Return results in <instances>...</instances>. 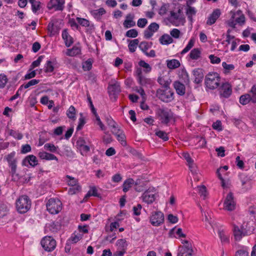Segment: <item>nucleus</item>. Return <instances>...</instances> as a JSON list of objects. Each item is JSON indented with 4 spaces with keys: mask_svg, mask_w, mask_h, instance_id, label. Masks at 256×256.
Returning a JSON list of instances; mask_svg holds the SVG:
<instances>
[{
    "mask_svg": "<svg viewBox=\"0 0 256 256\" xmlns=\"http://www.w3.org/2000/svg\"><path fill=\"white\" fill-rule=\"evenodd\" d=\"M66 178L68 179V180H67V183H68V185L72 186H78L77 184L78 182V180L76 178H74L72 177L69 175H66Z\"/></svg>",
    "mask_w": 256,
    "mask_h": 256,
    "instance_id": "nucleus-45",
    "label": "nucleus"
},
{
    "mask_svg": "<svg viewBox=\"0 0 256 256\" xmlns=\"http://www.w3.org/2000/svg\"><path fill=\"white\" fill-rule=\"evenodd\" d=\"M40 244L44 250L48 252L54 250L56 246V240L51 236H46L43 238Z\"/></svg>",
    "mask_w": 256,
    "mask_h": 256,
    "instance_id": "nucleus-6",
    "label": "nucleus"
},
{
    "mask_svg": "<svg viewBox=\"0 0 256 256\" xmlns=\"http://www.w3.org/2000/svg\"><path fill=\"white\" fill-rule=\"evenodd\" d=\"M117 137V140L120 142L121 144L123 146H125L126 144V136L124 133V132L122 130V132H120L118 134L116 135Z\"/></svg>",
    "mask_w": 256,
    "mask_h": 256,
    "instance_id": "nucleus-41",
    "label": "nucleus"
},
{
    "mask_svg": "<svg viewBox=\"0 0 256 256\" xmlns=\"http://www.w3.org/2000/svg\"><path fill=\"white\" fill-rule=\"evenodd\" d=\"M54 70V66L52 62L50 60H47L45 64L44 72H52Z\"/></svg>",
    "mask_w": 256,
    "mask_h": 256,
    "instance_id": "nucleus-44",
    "label": "nucleus"
},
{
    "mask_svg": "<svg viewBox=\"0 0 256 256\" xmlns=\"http://www.w3.org/2000/svg\"><path fill=\"white\" fill-rule=\"evenodd\" d=\"M48 211L51 214L59 213L62 209V202L58 198H50L46 204Z\"/></svg>",
    "mask_w": 256,
    "mask_h": 256,
    "instance_id": "nucleus-4",
    "label": "nucleus"
},
{
    "mask_svg": "<svg viewBox=\"0 0 256 256\" xmlns=\"http://www.w3.org/2000/svg\"><path fill=\"white\" fill-rule=\"evenodd\" d=\"M38 157L41 160H56L58 161V158L56 156L52 154H50L46 152H40L38 154Z\"/></svg>",
    "mask_w": 256,
    "mask_h": 256,
    "instance_id": "nucleus-21",
    "label": "nucleus"
},
{
    "mask_svg": "<svg viewBox=\"0 0 256 256\" xmlns=\"http://www.w3.org/2000/svg\"><path fill=\"white\" fill-rule=\"evenodd\" d=\"M40 82V80L32 79L27 83L21 85L20 87V90H22L23 88H28L30 86L37 84Z\"/></svg>",
    "mask_w": 256,
    "mask_h": 256,
    "instance_id": "nucleus-28",
    "label": "nucleus"
},
{
    "mask_svg": "<svg viewBox=\"0 0 256 256\" xmlns=\"http://www.w3.org/2000/svg\"><path fill=\"white\" fill-rule=\"evenodd\" d=\"M174 87L176 92L180 96H184L186 93V86L184 84L179 81H175L174 83Z\"/></svg>",
    "mask_w": 256,
    "mask_h": 256,
    "instance_id": "nucleus-18",
    "label": "nucleus"
},
{
    "mask_svg": "<svg viewBox=\"0 0 256 256\" xmlns=\"http://www.w3.org/2000/svg\"><path fill=\"white\" fill-rule=\"evenodd\" d=\"M62 218L58 217L55 221L46 224V230L54 234L57 233L62 228Z\"/></svg>",
    "mask_w": 256,
    "mask_h": 256,
    "instance_id": "nucleus-8",
    "label": "nucleus"
},
{
    "mask_svg": "<svg viewBox=\"0 0 256 256\" xmlns=\"http://www.w3.org/2000/svg\"><path fill=\"white\" fill-rule=\"evenodd\" d=\"M38 164V160L36 156L33 154L27 156L22 162L23 166H28V165L32 167H34Z\"/></svg>",
    "mask_w": 256,
    "mask_h": 256,
    "instance_id": "nucleus-15",
    "label": "nucleus"
},
{
    "mask_svg": "<svg viewBox=\"0 0 256 256\" xmlns=\"http://www.w3.org/2000/svg\"><path fill=\"white\" fill-rule=\"evenodd\" d=\"M194 40L191 38L186 47L182 51L181 54H184L188 52L194 46Z\"/></svg>",
    "mask_w": 256,
    "mask_h": 256,
    "instance_id": "nucleus-39",
    "label": "nucleus"
},
{
    "mask_svg": "<svg viewBox=\"0 0 256 256\" xmlns=\"http://www.w3.org/2000/svg\"><path fill=\"white\" fill-rule=\"evenodd\" d=\"M138 83L143 86H148L152 84V81L150 78H146L144 76L138 79Z\"/></svg>",
    "mask_w": 256,
    "mask_h": 256,
    "instance_id": "nucleus-27",
    "label": "nucleus"
},
{
    "mask_svg": "<svg viewBox=\"0 0 256 256\" xmlns=\"http://www.w3.org/2000/svg\"><path fill=\"white\" fill-rule=\"evenodd\" d=\"M64 3L61 0H50L48 4V10L54 8L55 10H62L64 8Z\"/></svg>",
    "mask_w": 256,
    "mask_h": 256,
    "instance_id": "nucleus-17",
    "label": "nucleus"
},
{
    "mask_svg": "<svg viewBox=\"0 0 256 256\" xmlns=\"http://www.w3.org/2000/svg\"><path fill=\"white\" fill-rule=\"evenodd\" d=\"M62 38L64 41L66 47L70 46L74 43L73 38L68 34L67 29H64L62 32Z\"/></svg>",
    "mask_w": 256,
    "mask_h": 256,
    "instance_id": "nucleus-19",
    "label": "nucleus"
},
{
    "mask_svg": "<svg viewBox=\"0 0 256 256\" xmlns=\"http://www.w3.org/2000/svg\"><path fill=\"white\" fill-rule=\"evenodd\" d=\"M76 20L78 23L82 26L88 27L90 26V22L86 18L77 17Z\"/></svg>",
    "mask_w": 256,
    "mask_h": 256,
    "instance_id": "nucleus-47",
    "label": "nucleus"
},
{
    "mask_svg": "<svg viewBox=\"0 0 256 256\" xmlns=\"http://www.w3.org/2000/svg\"><path fill=\"white\" fill-rule=\"evenodd\" d=\"M82 238V235L80 234L78 235L74 234V236H72L69 239V240L72 242V243L75 244L78 240Z\"/></svg>",
    "mask_w": 256,
    "mask_h": 256,
    "instance_id": "nucleus-61",
    "label": "nucleus"
},
{
    "mask_svg": "<svg viewBox=\"0 0 256 256\" xmlns=\"http://www.w3.org/2000/svg\"><path fill=\"white\" fill-rule=\"evenodd\" d=\"M44 56H40L38 59L34 61L31 65L30 66V68L28 71L32 70L34 68L40 66V62H42Z\"/></svg>",
    "mask_w": 256,
    "mask_h": 256,
    "instance_id": "nucleus-38",
    "label": "nucleus"
},
{
    "mask_svg": "<svg viewBox=\"0 0 256 256\" xmlns=\"http://www.w3.org/2000/svg\"><path fill=\"white\" fill-rule=\"evenodd\" d=\"M200 55L201 51L198 48H194L190 51L189 56L192 60H197L200 57Z\"/></svg>",
    "mask_w": 256,
    "mask_h": 256,
    "instance_id": "nucleus-25",
    "label": "nucleus"
},
{
    "mask_svg": "<svg viewBox=\"0 0 256 256\" xmlns=\"http://www.w3.org/2000/svg\"><path fill=\"white\" fill-rule=\"evenodd\" d=\"M81 190V186H74L73 188H70L68 190V194H75Z\"/></svg>",
    "mask_w": 256,
    "mask_h": 256,
    "instance_id": "nucleus-56",
    "label": "nucleus"
},
{
    "mask_svg": "<svg viewBox=\"0 0 256 256\" xmlns=\"http://www.w3.org/2000/svg\"><path fill=\"white\" fill-rule=\"evenodd\" d=\"M47 29L49 32L50 36H52L58 34L60 28L58 25L55 24L54 20H51L48 24Z\"/></svg>",
    "mask_w": 256,
    "mask_h": 256,
    "instance_id": "nucleus-16",
    "label": "nucleus"
},
{
    "mask_svg": "<svg viewBox=\"0 0 256 256\" xmlns=\"http://www.w3.org/2000/svg\"><path fill=\"white\" fill-rule=\"evenodd\" d=\"M135 190L138 192H141L145 190L144 182H142L140 180H138L135 182Z\"/></svg>",
    "mask_w": 256,
    "mask_h": 256,
    "instance_id": "nucleus-36",
    "label": "nucleus"
},
{
    "mask_svg": "<svg viewBox=\"0 0 256 256\" xmlns=\"http://www.w3.org/2000/svg\"><path fill=\"white\" fill-rule=\"evenodd\" d=\"M186 10V14L188 16V20L190 22L192 21V16L196 15V10L194 7L188 6Z\"/></svg>",
    "mask_w": 256,
    "mask_h": 256,
    "instance_id": "nucleus-31",
    "label": "nucleus"
},
{
    "mask_svg": "<svg viewBox=\"0 0 256 256\" xmlns=\"http://www.w3.org/2000/svg\"><path fill=\"white\" fill-rule=\"evenodd\" d=\"M148 23V20L145 18H141L138 20L137 25L138 27L143 28Z\"/></svg>",
    "mask_w": 256,
    "mask_h": 256,
    "instance_id": "nucleus-59",
    "label": "nucleus"
},
{
    "mask_svg": "<svg viewBox=\"0 0 256 256\" xmlns=\"http://www.w3.org/2000/svg\"><path fill=\"white\" fill-rule=\"evenodd\" d=\"M222 12L220 9H214L208 18L206 24L208 26L212 25L216 22V20L219 18Z\"/></svg>",
    "mask_w": 256,
    "mask_h": 256,
    "instance_id": "nucleus-14",
    "label": "nucleus"
},
{
    "mask_svg": "<svg viewBox=\"0 0 256 256\" xmlns=\"http://www.w3.org/2000/svg\"><path fill=\"white\" fill-rule=\"evenodd\" d=\"M138 47L144 54L147 52V50L150 48L148 44L146 42H141L140 44Z\"/></svg>",
    "mask_w": 256,
    "mask_h": 256,
    "instance_id": "nucleus-48",
    "label": "nucleus"
},
{
    "mask_svg": "<svg viewBox=\"0 0 256 256\" xmlns=\"http://www.w3.org/2000/svg\"><path fill=\"white\" fill-rule=\"evenodd\" d=\"M93 60L92 58H88L86 62L82 63V68L84 71H88L91 70L92 68Z\"/></svg>",
    "mask_w": 256,
    "mask_h": 256,
    "instance_id": "nucleus-37",
    "label": "nucleus"
},
{
    "mask_svg": "<svg viewBox=\"0 0 256 256\" xmlns=\"http://www.w3.org/2000/svg\"><path fill=\"white\" fill-rule=\"evenodd\" d=\"M108 92L110 94L114 96V98L120 92V82L115 80H112L108 86Z\"/></svg>",
    "mask_w": 256,
    "mask_h": 256,
    "instance_id": "nucleus-13",
    "label": "nucleus"
},
{
    "mask_svg": "<svg viewBox=\"0 0 256 256\" xmlns=\"http://www.w3.org/2000/svg\"><path fill=\"white\" fill-rule=\"evenodd\" d=\"M40 4L41 3L39 1H37L34 2L33 4H32V10L34 13H37V12L40 9Z\"/></svg>",
    "mask_w": 256,
    "mask_h": 256,
    "instance_id": "nucleus-51",
    "label": "nucleus"
},
{
    "mask_svg": "<svg viewBox=\"0 0 256 256\" xmlns=\"http://www.w3.org/2000/svg\"><path fill=\"white\" fill-rule=\"evenodd\" d=\"M16 208L18 212L20 214L26 212L31 207V200L26 195H22L16 200Z\"/></svg>",
    "mask_w": 256,
    "mask_h": 256,
    "instance_id": "nucleus-1",
    "label": "nucleus"
},
{
    "mask_svg": "<svg viewBox=\"0 0 256 256\" xmlns=\"http://www.w3.org/2000/svg\"><path fill=\"white\" fill-rule=\"evenodd\" d=\"M219 90L220 97L228 98L232 94V86L228 82L223 83Z\"/></svg>",
    "mask_w": 256,
    "mask_h": 256,
    "instance_id": "nucleus-11",
    "label": "nucleus"
},
{
    "mask_svg": "<svg viewBox=\"0 0 256 256\" xmlns=\"http://www.w3.org/2000/svg\"><path fill=\"white\" fill-rule=\"evenodd\" d=\"M126 37L135 38L138 36V32L136 29L128 30L125 34Z\"/></svg>",
    "mask_w": 256,
    "mask_h": 256,
    "instance_id": "nucleus-46",
    "label": "nucleus"
},
{
    "mask_svg": "<svg viewBox=\"0 0 256 256\" xmlns=\"http://www.w3.org/2000/svg\"><path fill=\"white\" fill-rule=\"evenodd\" d=\"M173 39L168 34H163L160 38V42L162 44L167 45L172 43Z\"/></svg>",
    "mask_w": 256,
    "mask_h": 256,
    "instance_id": "nucleus-26",
    "label": "nucleus"
},
{
    "mask_svg": "<svg viewBox=\"0 0 256 256\" xmlns=\"http://www.w3.org/2000/svg\"><path fill=\"white\" fill-rule=\"evenodd\" d=\"M30 72L26 74L24 76V80H30L34 78L36 76V70H30Z\"/></svg>",
    "mask_w": 256,
    "mask_h": 256,
    "instance_id": "nucleus-62",
    "label": "nucleus"
},
{
    "mask_svg": "<svg viewBox=\"0 0 256 256\" xmlns=\"http://www.w3.org/2000/svg\"><path fill=\"white\" fill-rule=\"evenodd\" d=\"M129 40L130 41V42L128 45V48L130 52H134L136 51L137 46L138 44L139 40L138 39H134L133 40Z\"/></svg>",
    "mask_w": 256,
    "mask_h": 256,
    "instance_id": "nucleus-34",
    "label": "nucleus"
},
{
    "mask_svg": "<svg viewBox=\"0 0 256 256\" xmlns=\"http://www.w3.org/2000/svg\"><path fill=\"white\" fill-rule=\"evenodd\" d=\"M156 135L164 141H167L168 140V134L164 131L158 130L156 132Z\"/></svg>",
    "mask_w": 256,
    "mask_h": 256,
    "instance_id": "nucleus-43",
    "label": "nucleus"
},
{
    "mask_svg": "<svg viewBox=\"0 0 256 256\" xmlns=\"http://www.w3.org/2000/svg\"><path fill=\"white\" fill-rule=\"evenodd\" d=\"M174 93L170 88L158 89L156 91V96L162 101L169 102L174 99Z\"/></svg>",
    "mask_w": 256,
    "mask_h": 256,
    "instance_id": "nucleus-5",
    "label": "nucleus"
},
{
    "mask_svg": "<svg viewBox=\"0 0 256 256\" xmlns=\"http://www.w3.org/2000/svg\"><path fill=\"white\" fill-rule=\"evenodd\" d=\"M159 25L155 22L151 23L146 30L144 31V37L146 39L150 38L154 34V33L158 30Z\"/></svg>",
    "mask_w": 256,
    "mask_h": 256,
    "instance_id": "nucleus-12",
    "label": "nucleus"
},
{
    "mask_svg": "<svg viewBox=\"0 0 256 256\" xmlns=\"http://www.w3.org/2000/svg\"><path fill=\"white\" fill-rule=\"evenodd\" d=\"M184 244H188V246H184L179 250L178 256H192L193 252L191 244L187 240L182 242Z\"/></svg>",
    "mask_w": 256,
    "mask_h": 256,
    "instance_id": "nucleus-10",
    "label": "nucleus"
},
{
    "mask_svg": "<svg viewBox=\"0 0 256 256\" xmlns=\"http://www.w3.org/2000/svg\"><path fill=\"white\" fill-rule=\"evenodd\" d=\"M248 253L244 248L238 250L236 253V256H248Z\"/></svg>",
    "mask_w": 256,
    "mask_h": 256,
    "instance_id": "nucleus-64",
    "label": "nucleus"
},
{
    "mask_svg": "<svg viewBox=\"0 0 256 256\" xmlns=\"http://www.w3.org/2000/svg\"><path fill=\"white\" fill-rule=\"evenodd\" d=\"M32 148L28 144H26L22 146L20 152L22 154H26L30 152Z\"/></svg>",
    "mask_w": 256,
    "mask_h": 256,
    "instance_id": "nucleus-58",
    "label": "nucleus"
},
{
    "mask_svg": "<svg viewBox=\"0 0 256 256\" xmlns=\"http://www.w3.org/2000/svg\"><path fill=\"white\" fill-rule=\"evenodd\" d=\"M44 148L52 152H55L57 151L58 148V146H56L54 144L50 143H47L44 144Z\"/></svg>",
    "mask_w": 256,
    "mask_h": 256,
    "instance_id": "nucleus-40",
    "label": "nucleus"
},
{
    "mask_svg": "<svg viewBox=\"0 0 256 256\" xmlns=\"http://www.w3.org/2000/svg\"><path fill=\"white\" fill-rule=\"evenodd\" d=\"M15 154H16L15 152H13L8 154L6 156V158L8 164L17 161L16 158H14Z\"/></svg>",
    "mask_w": 256,
    "mask_h": 256,
    "instance_id": "nucleus-54",
    "label": "nucleus"
},
{
    "mask_svg": "<svg viewBox=\"0 0 256 256\" xmlns=\"http://www.w3.org/2000/svg\"><path fill=\"white\" fill-rule=\"evenodd\" d=\"M222 66L225 70V73L228 72L230 70L234 68V66L232 64H227L226 62H222Z\"/></svg>",
    "mask_w": 256,
    "mask_h": 256,
    "instance_id": "nucleus-50",
    "label": "nucleus"
},
{
    "mask_svg": "<svg viewBox=\"0 0 256 256\" xmlns=\"http://www.w3.org/2000/svg\"><path fill=\"white\" fill-rule=\"evenodd\" d=\"M134 181L132 178H130L126 179L122 184L123 191L124 192H127L132 186V184H134Z\"/></svg>",
    "mask_w": 256,
    "mask_h": 256,
    "instance_id": "nucleus-29",
    "label": "nucleus"
},
{
    "mask_svg": "<svg viewBox=\"0 0 256 256\" xmlns=\"http://www.w3.org/2000/svg\"><path fill=\"white\" fill-rule=\"evenodd\" d=\"M143 201L147 204H152L155 200V196L150 192L146 191L142 196Z\"/></svg>",
    "mask_w": 256,
    "mask_h": 256,
    "instance_id": "nucleus-23",
    "label": "nucleus"
},
{
    "mask_svg": "<svg viewBox=\"0 0 256 256\" xmlns=\"http://www.w3.org/2000/svg\"><path fill=\"white\" fill-rule=\"evenodd\" d=\"M168 4L164 3L158 10V14L160 16H164L165 14L167 11L168 7Z\"/></svg>",
    "mask_w": 256,
    "mask_h": 256,
    "instance_id": "nucleus-52",
    "label": "nucleus"
},
{
    "mask_svg": "<svg viewBox=\"0 0 256 256\" xmlns=\"http://www.w3.org/2000/svg\"><path fill=\"white\" fill-rule=\"evenodd\" d=\"M239 102L240 104L246 105L250 102V95L248 94L242 95L240 98Z\"/></svg>",
    "mask_w": 256,
    "mask_h": 256,
    "instance_id": "nucleus-32",
    "label": "nucleus"
},
{
    "mask_svg": "<svg viewBox=\"0 0 256 256\" xmlns=\"http://www.w3.org/2000/svg\"><path fill=\"white\" fill-rule=\"evenodd\" d=\"M17 161H16L13 162H10L8 164V166L10 168V174L14 179V176L18 177V174L16 173L17 165H16Z\"/></svg>",
    "mask_w": 256,
    "mask_h": 256,
    "instance_id": "nucleus-33",
    "label": "nucleus"
},
{
    "mask_svg": "<svg viewBox=\"0 0 256 256\" xmlns=\"http://www.w3.org/2000/svg\"><path fill=\"white\" fill-rule=\"evenodd\" d=\"M80 114L81 116L79 118L78 124L76 128L77 130H81L86 123L84 118V117L82 116V114Z\"/></svg>",
    "mask_w": 256,
    "mask_h": 256,
    "instance_id": "nucleus-60",
    "label": "nucleus"
},
{
    "mask_svg": "<svg viewBox=\"0 0 256 256\" xmlns=\"http://www.w3.org/2000/svg\"><path fill=\"white\" fill-rule=\"evenodd\" d=\"M138 65L140 67H142L145 68L144 72H149L152 70V68L150 66V64H148L146 63V62H145V61H144L143 60H140L138 62Z\"/></svg>",
    "mask_w": 256,
    "mask_h": 256,
    "instance_id": "nucleus-42",
    "label": "nucleus"
},
{
    "mask_svg": "<svg viewBox=\"0 0 256 256\" xmlns=\"http://www.w3.org/2000/svg\"><path fill=\"white\" fill-rule=\"evenodd\" d=\"M167 66L170 69H175L180 66V62L176 59L168 60L166 61Z\"/></svg>",
    "mask_w": 256,
    "mask_h": 256,
    "instance_id": "nucleus-30",
    "label": "nucleus"
},
{
    "mask_svg": "<svg viewBox=\"0 0 256 256\" xmlns=\"http://www.w3.org/2000/svg\"><path fill=\"white\" fill-rule=\"evenodd\" d=\"M212 126L214 130H218V131L222 130V123L220 120H217L216 122H214Z\"/></svg>",
    "mask_w": 256,
    "mask_h": 256,
    "instance_id": "nucleus-63",
    "label": "nucleus"
},
{
    "mask_svg": "<svg viewBox=\"0 0 256 256\" xmlns=\"http://www.w3.org/2000/svg\"><path fill=\"white\" fill-rule=\"evenodd\" d=\"M123 25L126 28H128L135 26L136 22L133 20V19L125 20L123 23Z\"/></svg>",
    "mask_w": 256,
    "mask_h": 256,
    "instance_id": "nucleus-49",
    "label": "nucleus"
},
{
    "mask_svg": "<svg viewBox=\"0 0 256 256\" xmlns=\"http://www.w3.org/2000/svg\"><path fill=\"white\" fill-rule=\"evenodd\" d=\"M220 78L217 72H209L205 77V85L210 90H214L220 85Z\"/></svg>",
    "mask_w": 256,
    "mask_h": 256,
    "instance_id": "nucleus-2",
    "label": "nucleus"
},
{
    "mask_svg": "<svg viewBox=\"0 0 256 256\" xmlns=\"http://www.w3.org/2000/svg\"><path fill=\"white\" fill-rule=\"evenodd\" d=\"M158 82L163 86L164 89L170 88V84L172 82L169 78L160 77L158 79Z\"/></svg>",
    "mask_w": 256,
    "mask_h": 256,
    "instance_id": "nucleus-24",
    "label": "nucleus"
},
{
    "mask_svg": "<svg viewBox=\"0 0 256 256\" xmlns=\"http://www.w3.org/2000/svg\"><path fill=\"white\" fill-rule=\"evenodd\" d=\"M198 188L199 190V194L201 196L203 197V199H204L206 197V186L202 185L200 186H198Z\"/></svg>",
    "mask_w": 256,
    "mask_h": 256,
    "instance_id": "nucleus-55",
    "label": "nucleus"
},
{
    "mask_svg": "<svg viewBox=\"0 0 256 256\" xmlns=\"http://www.w3.org/2000/svg\"><path fill=\"white\" fill-rule=\"evenodd\" d=\"M66 115L69 118L75 120L76 108L73 106H71L66 112Z\"/></svg>",
    "mask_w": 256,
    "mask_h": 256,
    "instance_id": "nucleus-35",
    "label": "nucleus"
},
{
    "mask_svg": "<svg viewBox=\"0 0 256 256\" xmlns=\"http://www.w3.org/2000/svg\"><path fill=\"white\" fill-rule=\"evenodd\" d=\"M234 234L235 238V239L236 240H240L242 236H244L247 235L246 232L242 231L238 226L234 225Z\"/></svg>",
    "mask_w": 256,
    "mask_h": 256,
    "instance_id": "nucleus-22",
    "label": "nucleus"
},
{
    "mask_svg": "<svg viewBox=\"0 0 256 256\" xmlns=\"http://www.w3.org/2000/svg\"><path fill=\"white\" fill-rule=\"evenodd\" d=\"M8 78L6 75L0 74V88H4L8 82Z\"/></svg>",
    "mask_w": 256,
    "mask_h": 256,
    "instance_id": "nucleus-53",
    "label": "nucleus"
},
{
    "mask_svg": "<svg viewBox=\"0 0 256 256\" xmlns=\"http://www.w3.org/2000/svg\"><path fill=\"white\" fill-rule=\"evenodd\" d=\"M193 74L194 76V82L198 84L200 83L204 78L203 70L201 68H196L193 70Z\"/></svg>",
    "mask_w": 256,
    "mask_h": 256,
    "instance_id": "nucleus-20",
    "label": "nucleus"
},
{
    "mask_svg": "<svg viewBox=\"0 0 256 256\" xmlns=\"http://www.w3.org/2000/svg\"><path fill=\"white\" fill-rule=\"evenodd\" d=\"M164 214L160 211H156L152 212L150 216V222L154 226H158L164 222Z\"/></svg>",
    "mask_w": 256,
    "mask_h": 256,
    "instance_id": "nucleus-7",
    "label": "nucleus"
},
{
    "mask_svg": "<svg viewBox=\"0 0 256 256\" xmlns=\"http://www.w3.org/2000/svg\"><path fill=\"white\" fill-rule=\"evenodd\" d=\"M156 114L161 124L166 126L168 125L174 116L173 112L168 108H158L156 112Z\"/></svg>",
    "mask_w": 256,
    "mask_h": 256,
    "instance_id": "nucleus-3",
    "label": "nucleus"
},
{
    "mask_svg": "<svg viewBox=\"0 0 256 256\" xmlns=\"http://www.w3.org/2000/svg\"><path fill=\"white\" fill-rule=\"evenodd\" d=\"M8 209L6 206L2 204L0 206V218H3L6 215Z\"/></svg>",
    "mask_w": 256,
    "mask_h": 256,
    "instance_id": "nucleus-57",
    "label": "nucleus"
},
{
    "mask_svg": "<svg viewBox=\"0 0 256 256\" xmlns=\"http://www.w3.org/2000/svg\"><path fill=\"white\" fill-rule=\"evenodd\" d=\"M224 209L232 211L236 208V202L234 201L233 194L230 192L226 196L224 203Z\"/></svg>",
    "mask_w": 256,
    "mask_h": 256,
    "instance_id": "nucleus-9",
    "label": "nucleus"
}]
</instances>
